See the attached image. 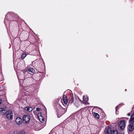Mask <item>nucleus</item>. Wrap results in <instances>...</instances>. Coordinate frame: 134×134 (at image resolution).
Listing matches in <instances>:
<instances>
[{"label":"nucleus","instance_id":"dca6fc26","mask_svg":"<svg viewBox=\"0 0 134 134\" xmlns=\"http://www.w3.org/2000/svg\"><path fill=\"white\" fill-rule=\"evenodd\" d=\"M26 55L25 53H23L21 55V58L22 59H24L26 57Z\"/></svg>","mask_w":134,"mask_h":134},{"label":"nucleus","instance_id":"9b49d317","mask_svg":"<svg viewBox=\"0 0 134 134\" xmlns=\"http://www.w3.org/2000/svg\"><path fill=\"white\" fill-rule=\"evenodd\" d=\"M93 114L94 117L97 119H99V115L98 113H96L95 112H92Z\"/></svg>","mask_w":134,"mask_h":134},{"label":"nucleus","instance_id":"20e7f679","mask_svg":"<svg viewBox=\"0 0 134 134\" xmlns=\"http://www.w3.org/2000/svg\"><path fill=\"white\" fill-rule=\"evenodd\" d=\"M119 124L120 129L123 130L125 128L126 125L125 121L124 120L120 121L119 123Z\"/></svg>","mask_w":134,"mask_h":134},{"label":"nucleus","instance_id":"412c9836","mask_svg":"<svg viewBox=\"0 0 134 134\" xmlns=\"http://www.w3.org/2000/svg\"><path fill=\"white\" fill-rule=\"evenodd\" d=\"M118 107H119V106L118 105L117 106L115 107V109H116V111L118 109Z\"/></svg>","mask_w":134,"mask_h":134},{"label":"nucleus","instance_id":"ddd939ff","mask_svg":"<svg viewBox=\"0 0 134 134\" xmlns=\"http://www.w3.org/2000/svg\"><path fill=\"white\" fill-rule=\"evenodd\" d=\"M2 112H1V114L2 115H4L5 114H7V110H2Z\"/></svg>","mask_w":134,"mask_h":134},{"label":"nucleus","instance_id":"2eb2a0df","mask_svg":"<svg viewBox=\"0 0 134 134\" xmlns=\"http://www.w3.org/2000/svg\"><path fill=\"white\" fill-rule=\"evenodd\" d=\"M83 101L87 102L88 100V97L86 96H84L83 97Z\"/></svg>","mask_w":134,"mask_h":134},{"label":"nucleus","instance_id":"f257e3e1","mask_svg":"<svg viewBox=\"0 0 134 134\" xmlns=\"http://www.w3.org/2000/svg\"><path fill=\"white\" fill-rule=\"evenodd\" d=\"M55 108L57 110L58 118H60L65 112V109L62 108L60 104L58 103H55Z\"/></svg>","mask_w":134,"mask_h":134},{"label":"nucleus","instance_id":"f3484780","mask_svg":"<svg viewBox=\"0 0 134 134\" xmlns=\"http://www.w3.org/2000/svg\"><path fill=\"white\" fill-rule=\"evenodd\" d=\"M38 118L39 119V120L41 122H43L44 121V118L43 117V116H42V118L40 117L39 118Z\"/></svg>","mask_w":134,"mask_h":134},{"label":"nucleus","instance_id":"4468645a","mask_svg":"<svg viewBox=\"0 0 134 134\" xmlns=\"http://www.w3.org/2000/svg\"><path fill=\"white\" fill-rule=\"evenodd\" d=\"M28 70L29 71L32 73H34L35 72L34 70L32 68H28Z\"/></svg>","mask_w":134,"mask_h":134},{"label":"nucleus","instance_id":"423d86ee","mask_svg":"<svg viewBox=\"0 0 134 134\" xmlns=\"http://www.w3.org/2000/svg\"><path fill=\"white\" fill-rule=\"evenodd\" d=\"M63 101L64 103L66 105L68 102V100L67 96L65 95H63Z\"/></svg>","mask_w":134,"mask_h":134},{"label":"nucleus","instance_id":"39448f33","mask_svg":"<svg viewBox=\"0 0 134 134\" xmlns=\"http://www.w3.org/2000/svg\"><path fill=\"white\" fill-rule=\"evenodd\" d=\"M6 117L9 119L12 120L13 118V114L12 111L9 110L6 115Z\"/></svg>","mask_w":134,"mask_h":134},{"label":"nucleus","instance_id":"5701e85b","mask_svg":"<svg viewBox=\"0 0 134 134\" xmlns=\"http://www.w3.org/2000/svg\"><path fill=\"white\" fill-rule=\"evenodd\" d=\"M132 111H132V112L133 111V109H134V106H133V107H132Z\"/></svg>","mask_w":134,"mask_h":134},{"label":"nucleus","instance_id":"a878e982","mask_svg":"<svg viewBox=\"0 0 134 134\" xmlns=\"http://www.w3.org/2000/svg\"><path fill=\"white\" fill-rule=\"evenodd\" d=\"M27 72V73L28 72L27 71H24V74H25V72Z\"/></svg>","mask_w":134,"mask_h":134},{"label":"nucleus","instance_id":"b1692460","mask_svg":"<svg viewBox=\"0 0 134 134\" xmlns=\"http://www.w3.org/2000/svg\"><path fill=\"white\" fill-rule=\"evenodd\" d=\"M130 113H128V114H127V116H130Z\"/></svg>","mask_w":134,"mask_h":134},{"label":"nucleus","instance_id":"393cba45","mask_svg":"<svg viewBox=\"0 0 134 134\" xmlns=\"http://www.w3.org/2000/svg\"><path fill=\"white\" fill-rule=\"evenodd\" d=\"M2 102V100L1 99H0V104H1Z\"/></svg>","mask_w":134,"mask_h":134},{"label":"nucleus","instance_id":"6ab92c4d","mask_svg":"<svg viewBox=\"0 0 134 134\" xmlns=\"http://www.w3.org/2000/svg\"><path fill=\"white\" fill-rule=\"evenodd\" d=\"M25 132L24 131H22L19 132L18 134H25Z\"/></svg>","mask_w":134,"mask_h":134},{"label":"nucleus","instance_id":"f03ea898","mask_svg":"<svg viewBox=\"0 0 134 134\" xmlns=\"http://www.w3.org/2000/svg\"><path fill=\"white\" fill-rule=\"evenodd\" d=\"M30 119V116L29 115H24L23 117V121L24 123L28 124Z\"/></svg>","mask_w":134,"mask_h":134},{"label":"nucleus","instance_id":"bb28decb","mask_svg":"<svg viewBox=\"0 0 134 134\" xmlns=\"http://www.w3.org/2000/svg\"><path fill=\"white\" fill-rule=\"evenodd\" d=\"M121 134H124V133H121Z\"/></svg>","mask_w":134,"mask_h":134},{"label":"nucleus","instance_id":"1a4fd4ad","mask_svg":"<svg viewBox=\"0 0 134 134\" xmlns=\"http://www.w3.org/2000/svg\"><path fill=\"white\" fill-rule=\"evenodd\" d=\"M74 97L72 95H70V97H68V100L69 103L71 104L74 101Z\"/></svg>","mask_w":134,"mask_h":134},{"label":"nucleus","instance_id":"aec40b11","mask_svg":"<svg viewBox=\"0 0 134 134\" xmlns=\"http://www.w3.org/2000/svg\"><path fill=\"white\" fill-rule=\"evenodd\" d=\"M41 110V109L39 108H37L36 109V110L37 111H39Z\"/></svg>","mask_w":134,"mask_h":134},{"label":"nucleus","instance_id":"9d476101","mask_svg":"<svg viewBox=\"0 0 134 134\" xmlns=\"http://www.w3.org/2000/svg\"><path fill=\"white\" fill-rule=\"evenodd\" d=\"M129 122L130 124H133L134 122V113L131 116Z\"/></svg>","mask_w":134,"mask_h":134},{"label":"nucleus","instance_id":"c85d7f7f","mask_svg":"<svg viewBox=\"0 0 134 134\" xmlns=\"http://www.w3.org/2000/svg\"><path fill=\"white\" fill-rule=\"evenodd\" d=\"M1 127L0 126V128H1Z\"/></svg>","mask_w":134,"mask_h":134},{"label":"nucleus","instance_id":"a211bd4d","mask_svg":"<svg viewBox=\"0 0 134 134\" xmlns=\"http://www.w3.org/2000/svg\"><path fill=\"white\" fill-rule=\"evenodd\" d=\"M37 116L38 118L40 117L42 118V114L41 113H38L37 115Z\"/></svg>","mask_w":134,"mask_h":134},{"label":"nucleus","instance_id":"f8f14e48","mask_svg":"<svg viewBox=\"0 0 134 134\" xmlns=\"http://www.w3.org/2000/svg\"><path fill=\"white\" fill-rule=\"evenodd\" d=\"M25 109L29 112L31 111L32 110V108L30 107H26Z\"/></svg>","mask_w":134,"mask_h":134},{"label":"nucleus","instance_id":"cd10ccee","mask_svg":"<svg viewBox=\"0 0 134 134\" xmlns=\"http://www.w3.org/2000/svg\"><path fill=\"white\" fill-rule=\"evenodd\" d=\"M126 91V90H125V91Z\"/></svg>","mask_w":134,"mask_h":134},{"label":"nucleus","instance_id":"6e6552de","mask_svg":"<svg viewBox=\"0 0 134 134\" xmlns=\"http://www.w3.org/2000/svg\"><path fill=\"white\" fill-rule=\"evenodd\" d=\"M15 121L18 125H20L22 123L21 119L19 117H17L16 118Z\"/></svg>","mask_w":134,"mask_h":134},{"label":"nucleus","instance_id":"0eeeda50","mask_svg":"<svg viewBox=\"0 0 134 134\" xmlns=\"http://www.w3.org/2000/svg\"><path fill=\"white\" fill-rule=\"evenodd\" d=\"M134 129V124H130L128 127V130L130 131H132Z\"/></svg>","mask_w":134,"mask_h":134},{"label":"nucleus","instance_id":"4be33fe9","mask_svg":"<svg viewBox=\"0 0 134 134\" xmlns=\"http://www.w3.org/2000/svg\"><path fill=\"white\" fill-rule=\"evenodd\" d=\"M36 75V76H38V73H37L36 74H34V75H33V76L34 75V76H35V75Z\"/></svg>","mask_w":134,"mask_h":134},{"label":"nucleus","instance_id":"7ed1b4c3","mask_svg":"<svg viewBox=\"0 0 134 134\" xmlns=\"http://www.w3.org/2000/svg\"><path fill=\"white\" fill-rule=\"evenodd\" d=\"M106 134H118V132L117 130H113L112 132L110 127H108L106 131Z\"/></svg>","mask_w":134,"mask_h":134}]
</instances>
